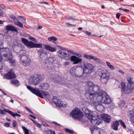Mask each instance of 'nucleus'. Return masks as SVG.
Wrapping results in <instances>:
<instances>
[{
  "instance_id": "nucleus-53",
  "label": "nucleus",
  "mask_w": 134,
  "mask_h": 134,
  "mask_svg": "<svg viewBox=\"0 0 134 134\" xmlns=\"http://www.w3.org/2000/svg\"><path fill=\"white\" fill-rule=\"evenodd\" d=\"M10 18H11V19L14 20H15L16 19V17L14 16V15H11L10 16Z\"/></svg>"
},
{
  "instance_id": "nucleus-20",
  "label": "nucleus",
  "mask_w": 134,
  "mask_h": 134,
  "mask_svg": "<svg viewBox=\"0 0 134 134\" xmlns=\"http://www.w3.org/2000/svg\"><path fill=\"white\" fill-rule=\"evenodd\" d=\"M96 108L97 110L100 112H104L105 110L103 105L101 104L97 105Z\"/></svg>"
},
{
  "instance_id": "nucleus-14",
  "label": "nucleus",
  "mask_w": 134,
  "mask_h": 134,
  "mask_svg": "<svg viewBox=\"0 0 134 134\" xmlns=\"http://www.w3.org/2000/svg\"><path fill=\"white\" fill-rule=\"evenodd\" d=\"M15 75L13 69H11L4 76V78L7 79H12L15 77Z\"/></svg>"
},
{
  "instance_id": "nucleus-32",
  "label": "nucleus",
  "mask_w": 134,
  "mask_h": 134,
  "mask_svg": "<svg viewBox=\"0 0 134 134\" xmlns=\"http://www.w3.org/2000/svg\"><path fill=\"white\" fill-rule=\"evenodd\" d=\"M65 18L68 20H77V19H75L71 16L68 15L67 16H65Z\"/></svg>"
},
{
  "instance_id": "nucleus-19",
  "label": "nucleus",
  "mask_w": 134,
  "mask_h": 134,
  "mask_svg": "<svg viewBox=\"0 0 134 134\" xmlns=\"http://www.w3.org/2000/svg\"><path fill=\"white\" fill-rule=\"evenodd\" d=\"M48 61L49 63L51 64L57 63L58 62L57 59L54 56L49 57L48 58Z\"/></svg>"
},
{
  "instance_id": "nucleus-33",
  "label": "nucleus",
  "mask_w": 134,
  "mask_h": 134,
  "mask_svg": "<svg viewBox=\"0 0 134 134\" xmlns=\"http://www.w3.org/2000/svg\"><path fill=\"white\" fill-rule=\"evenodd\" d=\"M43 44L42 43L36 44L34 43V48H41L42 47Z\"/></svg>"
},
{
  "instance_id": "nucleus-21",
  "label": "nucleus",
  "mask_w": 134,
  "mask_h": 134,
  "mask_svg": "<svg viewBox=\"0 0 134 134\" xmlns=\"http://www.w3.org/2000/svg\"><path fill=\"white\" fill-rule=\"evenodd\" d=\"M119 125V121H116L113 122L111 125V127L113 130L117 131L118 130V127Z\"/></svg>"
},
{
  "instance_id": "nucleus-5",
  "label": "nucleus",
  "mask_w": 134,
  "mask_h": 134,
  "mask_svg": "<svg viewBox=\"0 0 134 134\" xmlns=\"http://www.w3.org/2000/svg\"><path fill=\"white\" fill-rule=\"evenodd\" d=\"M70 114L72 118L75 120L80 121L83 116V113L78 108H75L70 113Z\"/></svg>"
},
{
  "instance_id": "nucleus-29",
  "label": "nucleus",
  "mask_w": 134,
  "mask_h": 134,
  "mask_svg": "<svg viewBox=\"0 0 134 134\" xmlns=\"http://www.w3.org/2000/svg\"><path fill=\"white\" fill-rule=\"evenodd\" d=\"M14 22L15 25L18 26L21 28H24V26L23 24L18 20H17L16 21H15Z\"/></svg>"
},
{
  "instance_id": "nucleus-40",
  "label": "nucleus",
  "mask_w": 134,
  "mask_h": 134,
  "mask_svg": "<svg viewBox=\"0 0 134 134\" xmlns=\"http://www.w3.org/2000/svg\"><path fill=\"white\" fill-rule=\"evenodd\" d=\"M93 60L99 63L101 62V60L97 58L96 57H93Z\"/></svg>"
},
{
  "instance_id": "nucleus-13",
  "label": "nucleus",
  "mask_w": 134,
  "mask_h": 134,
  "mask_svg": "<svg viewBox=\"0 0 134 134\" xmlns=\"http://www.w3.org/2000/svg\"><path fill=\"white\" fill-rule=\"evenodd\" d=\"M38 54L40 58L45 59L47 58V53L46 51L42 49H41L38 50Z\"/></svg>"
},
{
  "instance_id": "nucleus-3",
  "label": "nucleus",
  "mask_w": 134,
  "mask_h": 134,
  "mask_svg": "<svg viewBox=\"0 0 134 134\" xmlns=\"http://www.w3.org/2000/svg\"><path fill=\"white\" fill-rule=\"evenodd\" d=\"M82 110L85 114L86 116L90 121L98 120L97 119V113L95 111H90V110L86 107L82 108Z\"/></svg>"
},
{
  "instance_id": "nucleus-41",
  "label": "nucleus",
  "mask_w": 134,
  "mask_h": 134,
  "mask_svg": "<svg viewBox=\"0 0 134 134\" xmlns=\"http://www.w3.org/2000/svg\"><path fill=\"white\" fill-rule=\"evenodd\" d=\"M88 36H92L93 37H101L102 36V35H99V34H98V35H95L94 34V35H91V34H87Z\"/></svg>"
},
{
  "instance_id": "nucleus-16",
  "label": "nucleus",
  "mask_w": 134,
  "mask_h": 134,
  "mask_svg": "<svg viewBox=\"0 0 134 134\" xmlns=\"http://www.w3.org/2000/svg\"><path fill=\"white\" fill-rule=\"evenodd\" d=\"M80 65L83 68L93 69V66L92 64L86 61L81 62Z\"/></svg>"
},
{
  "instance_id": "nucleus-11",
  "label": "nucleus",
  "mask_w": 134,
  "mask_h": 134,
  "mask_svg": "<svg viewBox=\"0 0 134 134\" xmlns=\"http://www.w3.org/2000/svg\"><path fill=\"white\" fill-rule=\"evenodd\" d=\"M37 92L36 95L41 98H43V95L47 98H49L50 97V95L47 92L43 90H40L38 89V91Z\"/></svg>"
},
{
  "instance_id": "nucleus-25",
  "label": "nucleus",
  "mask_w": 134,
  "mask_h": 134,
  "mask_svg": "<svg viewBox=\"0 0 134 134\" xmlns=\"http://www.w3.org/2000/svg\"><path fill=\"white\" fill-rule=\"evenodd\" d=\"M44 46L46 49L49 50L50 51L54 52L56 51V49L55 48L52 47L49 45H45Z\"/></svg>"
},
{
  "instance_id": "nucleus-4",
  "label": "nucleus",
  "mask_w": 134,
  "mask_h": 134,
  "mask_svg": "<svg viewBox=\"0 0 134 134\" xmlns=\"http://www.w3.org/2000/svg\"><path fill=\"white\" fill-rule=\"evenodd\" d=\"M44 77L39 74H35L31 76L29 81L31 84L36 86L40 83L43 79Z\"/></svg>"
},
{
  "instance_id": "nucleus-39",
  "label": "nucleus",
  "mask_w": 134,
  "mask_h": 134,
  "mask_svg": "<svg viewBox=\"0 0 134 134\" xmlns=\"http://www.w3.org/2000/svg\"><path fill=\"white\" fill-rule=\"evenodd\" d=\"M22 129L24 132L25 134H29L28 130L24 126L22 127Z\"/></svg>"
},
{
  "instance_id": "nucleus-8",
  "label": "nucleus",
  "mask_w": 134,
  "mask_h": 134,
  "mask_svg": "<svg viewBox=\"0 0 134 134\" xmlns=\"http://www.w3.org/2000/svg\"><path fill=\"white\" fill-rule=\"evenodd\" d=\"M20 57L23 65L29 66L30 65L31 62L30 58L26 54H24L23 55L20 54Z\"/></svg>"
},
{
  "instance_id": "nucleus-23",
  "label": "nucleus",
  "mask_w": 134,
  "mask_h": 134,
  "mask_svg": "<svg viewBox=\"0 0 134 134\" xmlns=\"http://www.w3.org/2000/svg\"><path fill=\"white\" fill-rule=\"evenodd\" d=\"M27 87L29 90L32 93L36 95L37 92H38V89L32 88L29 86H27Z\"/></svg>"
},
{
  "instance_id": "nucleus-56",
  "label": "nucleus",
  "mask_w": 134,
  "mask_h": 134,
  "mask_svg": "<svg viewBox=\"0 0 134 134\" xmlns=\"http://www.w3.org/2000/svg\"><path fill=\"white\" fill-rule=\"evenodd\" d=\"M108 67L111 70H114V66L111 65Z\"/></svg>"
},
{
  "instance_id": "nucleus-51",
  "label": "nucleus",
  "mask_w": 134,
  "mask_h": 134,
  "mask_svg": "<svg viewBox=\"0 0 134 134\" xmlns=\"http://www.w3.org/2000/svg\"><path fill=\"white\" fill-rule=\"evenodd\" d=\"M0 113L1 114L4 115L6 114V113L4 112L3 110L0 109Z\"/></svg>"
},
{
  "instance_id": "nucleus-38",
  "label": "nucleus",
  "mask_w": 134,
  "mask_h": 134,
  "mask_svg": "<svg viewBox=\"0 0 134 134\" xmlns=\"http://www.w3.org/2000/svg\"><path fill=\"white\" fill-rule=\"evenodd\" d=\"M84 57L85 58H87L89 59H93V56H92L90 55H84Z\"/></svg>"
},
{
  "instance_id": "nucleus-44",
  "label": "nucleus",
  "mask_w": 134,
  "mask_h": 134,
  "mask_svg": "<svg viewBox=\"0 0 134 134\" xmlns=\"http://www.w3.org/2000/svg\"><path fill=\"white\" fill-rule=\"evenodd\" d=\"M47 134H56L54 131H52L51 130H48L47 132Z\"/></svg>"
},
{
  "instance_id": "nucleus-26",
  "label": "nucleus",
  "mask_w": 134,
  "mask_h": 134,
  "mask_svg": "<svg viewBox=\"0 0 134 134\" xmlns=\"http://www.w3.org/2000/svg\"><path fill=\"white\" fill-rule=\"evenodd\" d=\"M93 69H88L83 68V72L84 74H89L92 71Z\"/></svg>"
},
{
  "instance_id": "nucleus-18",
  "label": "nucleus",
  "mask_w": 134,
  "mask_h": 134,
  "mask_svg": "<svg viewBox=\"0 0 134 134\" xmlns=\"http://www.w3.org/2000/svg\"><path fill=\"white\" fill-rule=\"evenodd\" d=\"M4 111L5 112H7L14 117H15L16 116L20 117L21 116L20 115L18 114L17 113H15L7 109L4 110Z\"/></svg>"
},
{
  "instance_id": "nucleus-52",
  "label": "nucleus",
  "mask_w": 134,
  "mask_h": 134,
  "mask_svg": "<svg viewBox=\"0 0 134 134\" xmlns=\"http://www.w3.org/2000/svg\"><path fill=\"white\" fill-rule=\"evenodd\" d=\"M53 123L54 124L57 125V126H62L60 125L59 124L57 123L56 122L54 121L53 122Z\"/></svg>"
},
{
  "instance_id": "nucleus-22",
  "label": "nucleus",
  "mask_w": 134,
  "mask_h": 134,
  "mask_svg": "<svg viewBox=\"0 0 134 134\" xmlns=\"http://www.w3.org/2000/svg\"><path fill=\"white\" fill-rule=\"evenodd\" d=\"M101 116L103 119H104V121L107 122H109L111 118L110 116L104 114L101 115Z\"/></svg>"
},
{
  "instance_id": "nucleus-15",
  "label": "nucleus",
  "mask_w": 134,
  "mask_h": 134,
  "mask_svg": "<svg viewBox=\"0 0 134 134\" xmlns=\"http://www.w3.org/2000/svg\"><path fill=\"white\" fill-rule=\"evenodd\" d=\"M21 40L26 46L30 48H34V43L33 42L31 41L29 42L27 39L24 38H22Z\"/></svg>"
},
{
  "instance_id": "nucleus-54",
  "label": "nucleus",
  "mask_w": 134,
  "mask_h": 134,
  "mask_svg": "<svg viewBox=\"0 0 134 134\" xmlns=\"http://www.w3.org/2000/svg\"><path fill=\"white\" fill-rule=\"evenodd\" d=\"M118 71L120 73L121 75H124V72L121 70H118Z\"/></svg>"
},
{
  "instance_id": "nucleus-1",
  "label": "nucleus",
  "mask_w": 134,
  "mask_h": 134,
  "mask_svg": "<svg viewBox=\"0 0 134 134\" xmlns=\"http://www.w3.org/2000/svg\"><path fill=\"white\" fill-rule=\"evenodd\" d=\"M85 95L92 105H96L97 101L105 104H108L111 101L106 93L101 90L96 85L90 86L88 90L85 91Z\"/></svg>"
},
{
  "instance_id": "nucleus-36",
  "label": "nucleus",
  "mask_w": 134,
  "mask_h": 134,
  "mask_svg": "<svg viewBox=\"0 0 134 134\" xmlns=\"http://www.w3.org/2000/svg\"><path fill=\"white\" fill-rule=\"evenodd\" d=\"M65 130L66 132L70 134H73L74 133V132L72 130L68 129H65Z\"/></svg>"
},
{
  "instance_id": "nucleus-60",
  "label": "nucleus",
  "mask_w": 134,
  "mask_h": 134,
  "mask_svg": "<svg viewBox=\"0 0 134 134\" xmlns=\"http://www.w3.org/2000/svg\"><path fill=\"white\" fill-rule=\"evenodd\" d=\"M36 125L39 128H41V127L42 125L38 123H36Z\"/></svg>"
},
{
  "instance_id": "nucleus-30",
  "label": "nucleus",
  "mask_w": 134,
  "mask_h": 134,
  "mask_svg": "<svg viewBox=\"0 0 134 134\" xmlns=\"http://www.w3.org/2000/svg\"><path fill=\"white\" fill-rule=\"evenodd\" d=\"M130 114V121L132 123V124L133 125L134 124V113L132 111H131Z\"/></svg>"
},
{
  "instance_id": "nucleus-43",
  "label": "nucleus",
  "mask_w": 134,
  "mask_h": 134,
  "mask_svg": "<svg viewBox=\"0 0 134 134\" xmlns=\"http://www.w3.org/2000/svg\"><path fill=\"white\" fill-rule=\"evenodd\" d=\"M12 82L13 84L16 85L19 83V81L17 80H13L12 81Z\"/></svg>"
},
{
  "instance_id": "nucleus-48",
  "label": "nucleus",
  "mask_w": 134,
  "mask_h": 134,
  "mask_svg": "<svg viewBox=\"0 0 134 134\" xmlns=\"http://www.w3.org/2000/svg\"><path fill=\"white\" fill-rule=\"evenodd\" d=\"M121 15V14L120 13H118L116 14V17L118 19H119L120 16Z\"/></svg>"
},
{
  "instance_id": "nucleus-49",
  "label": "nucleus",
  "mask_w": 134,
  "mask_h": 134,
  "mask_svg": "<svg viewBox=\"0 0 134 134\" xmlns=\"http://www.w3.org/2000/svg\"><path fill=\"white\" fill-rule=\"evenodd\" d=\"M4 126L6 127H9L10 126L9 123L8 122L5 123L4 124Z\"/></svg>"
},
{
  "instance_id": "nucleus-62",
  "label": "nucleus",
  "mask_w": 134,
  "mask_h": 134,
  "mask_svg": "<svg viewBox=\"0 0 134 134\" xmlns=\"http://www.w3.org/2000/svg\"><path fill=\"white\" fill-rule=\"evenodd\" d=\"M19 17L21 18V19H23L25 20H26V18L24 16H19Z\"/></svg>"
},
{
  "instance_id": "nucleus-42",
  "label": "nucleus",
  "mask_w": 134,
  "mask_h": 134,
  "mask_svg": "<svg viewBox=\"0 0 134 134\" xmlns=\"http://www.w3.org/2000/svg\"><path fill=\"white\" fill-rule=\"evenodd\" d=\"M65 25L66 26L69 27H72V26H75V25H74L70 23H65Z\"/></svg>"
},
{
  "instance_id": "nucleus-27",
  "label": "nucleus",
  "mask_w": 134,
  "mask_h": 134,
  "mask_svg": "<svg viewBox=\"0 0 134 134\" xmlns=\"http://www.w3.org/2000/svg\"><path fill=\"white\" fill-rule=\"evenodd\" d=\"M127 82L129 83V84H130V86L132 87H133L134 84L133 79L130 77H128L127 78Z\"/></svg>"
},
{
  "instance_id": "nucleus-9",
  "label": "nucleus",
  "mask_w": 134,
  "mask_h": 134,
  "mask_svg": "<svg viewBox=\"0 0 134 134\" xmlns=\"http://www.w3.org/2000/svg\"><path fill=\"white\" fill-rule=\"evenodd\" d=\"M61 50L57 52L58 56L60 58H64L65 57H68L67 59L69 57L70 55L66 53V49L64 47L60 48Z\"/></svg>"
},
{
  "instance_id": "nucleus-2",
  "label": "nucleus",
  "mask_w": 134,
  "mask_h": 134,
  "mask_svg": "<svg viewBox=\"0 0 134 134\" xmlns=\"http://www.w3.org/2000/svg\"><path fill=\"white\" fill-rule=\"evenodd\" d=\"M3 41L0 38V50L5 60L9 63L10 65L13 67L16 66V60L14 59L11 51L8 48L2 49Z\"/></svg>"
},
{
  "instance_id": "nucleus-34",
  "label": "nucleus",
  "mask_w": 134,
  "mask_h": 134,
  "mask_svg": "<svg viewBox=\"0 0 134 134\" xmlns=\"http://www.w3.org/2000/svg\"><path fill=\"white\" fill-rule=\"evenodd\" d=\"M48 40L49 41H52L53 42H54L55 41H56L57 40V38L54 37H49Z\"/></svg>"
},
{
  "instance_id": "nucleus-58",
  "label": "nucleus",
  "mask_w": 134,
  "mask_h": 134,
  "mask_svg": "<svg viewBox=\"0 0 134 134\" xmlns=\"http://www.w3.org/2000/svg\"><path fill=\"white\" fill-rule=\"evenodd\" d=\"M30 39L35 42L36 41V40L34 38L32 37H30Z\"/></svg>"
},
{
  "instance_id": "nucleus-28",
  "label": "nucleus",
  "mask_w": 134,
  "mask_h": 134,
  "mask_svg": "<svg viewBox=\"0 0 134 134\" xmlns=\"http://www.w3.org/2000/svg\"><path fill=\"white\" fill-rule=\"evenodd\" d=\"M41 86L42 88L44 90H47L49 87V85L47 83H42Z\"/></svg>"
},
{
  "instance_id": "nucleus-46",
  "label": "nucleus",
  "mask_w": 134,
  "mask_h": 134,
  "mask_svg": "<svg viewBox=\"0 0 134 134\" xmlns=\"http://www.w3.org/2000/svg\"><path fill=\"white\" fill-rule=\"evenodd\" d=\"M56 97V96H54L53 99V102L55 104H56L57 102L58 101V99H57Z\"/></svg>"
},
{
  "instance_id": "nucleus-7",
  "label": "nucleus",
  "mask_w": 134,
  "mask_h": 134,
  "mask_svg": "<svg viewBox=\"0 0 134 134\" xmlns=\"http://www.w3.org/2000/svg\"><path fill=\"white\" fill-rule=\"evenodd\" d=\"M122 90L121 91L125 93H129L132 92L133 87L130 86V84H129L127 83H125L122 82L121 83Z\"/></svg>"
},
{
  "instance_id": "nucleus-12",
  "label": "nucleus",
  "mask_w": 134,
  "mask_h": 134,
  "mask_svg": "<svg viewBox=\"0 0 134 134\" xmlns=\"http://www.w3.org/2000/svg\"><path fill=\"white\" fill-rule=\"evenodd\" d=\"M66 60H70L71 62H73V64H77L81 62L82 59L81 58H79L76 57L75 56H71L70 57L66 58Z\"/></svg>"
},
{
  "instance_id": "nucleus-57",
  "label": "nucleus",
  "mask_w": 134,
  "mask_h": 134,
  "mask_svg": "<svg viewBox=\"0 0 134 134\" xmlns=\"http://www.w3.org/2000/svg\"><path fill=\"white\" fill-rule=\"evenodd\" d=\"M82 31L83 32L85 33V34H91V32H89L88 31H86V30H83Z\"/></svg>"
},
{
  "instance_id": "nucleus-35",
  "label": "nucleus",
  "mask_w": 134,
  "mask_h": 134,
  "mask_svg": "<svg viewBox=\"0 0 134 134\" xmlns=\"http://www.w3.org/2000/svg\"><path fill=\"white\" fill-rule=\"evenodd\" d=\"M76 69H74V68H72L70 70V73L71 75H72L75 76L76 75Z\"/></svg>"
},
{
  "instance_id": "nucleus-17",
  "label": "nucleus",
  "mask_w": 134,
  "mask_h": 134,
  "mask_svg": "<svg viewBox=\"0 0 134 134\" xmlns=\"http://www.w3.org/2000/svg\"><path fill=\"white\" fill-rule=\"evenodd\" d=\"M52 80L55 83H59L63 85L66 84L65 81H64L63 79L62 80L61 79H59L58 78H53Z\"/></svg>"
},
{
  "instance_id": "nucleus-47",
  "label": "nucleus",
  "mask_w": 134,
  "mask_h": 134,
  "mask_svg": "<svg viewBox=\"0 0 134 134\" xmlns=\"http://www.w3.org/2000/svg\"><path fill=\"white\" fill-rule=\"evenodd\" d=\"M90 121L93 125H96L98 123V120H91Z\"/></svg>"
},
{
  "instance_id": "nucleus-59",
  "label": "nucleus",
  "mask_w": 134,
  "mask_h": 134,
  "mask_svg": "<svg viewBox=\"0 0 134 134\" xmlns=\"http://www.w3.org/2000/svg\"><path fill=\"white\" fill-rule=\"evenodd\" d=\"M42 124L43 125L45 126H48V124L46 123L45 122H42Z\"/></svg>"
},
{
  "instance_id": "nucleus-61",
  "label": "nucleus",
  "mask_w": 134,
  "mask_h": 134,
  "mask_svg": "<svg viewBox=\"0 0 134 134\" xmlns=\"http://www.w3.org/2000/svg\"><path fill=\"white\" fill-rule=\"evenodd\" d=\"M29 116L31 117V118H33L34 119H36V117L35 116H34L32 115H29Z\"/></svg>"
},
{
  "instance_id": "nucleus-6",
  "label": "nucleus",
  "mask_w": 134,
  "mask_h": 134,
  "mask_svg": "<svg viewBox=\"0 0 134 134\" xmlns=\"http://www.w3.org/2000/svg\"><path fill=\"white\" fill-rule=\"evenodd\" d=\"M110 74V73L106 70H102L99 73L101 82L103 83L106 82L109 79Z\"/></svg>"
},
{
  "instance_id": "nucleus-55",
  "label": "nucleus",
  "mask_w": 134,
  "mask_h": 134,
  "mask_svg": "<svg viewBox=\"0 0 134 134\" xmlns=\"http://www.w3.org/2000/svg\"><path fill=\"white\" fill-rule=\"evenodd\" d=\"M0 6L1 8L3 9H4L5 8L4 5L3 4H0Z\"/></svg>"
},
{
  "instance_id": "nucleus-45",
  "label": "nucleus",
  "mask_w": 134,
  "mask_h": 134,
  "mask_svg": "<svg viewBox=\"0 0 134 134\" xmlns=\"http://www.w3.org/2000/svg\"><path fill=\"white\" fill-rule=\"evenodd\" d=\"M125 104V102L124 101L122 100L120 101L119 105H120V106H121L120 107H122L124 106Z\"/></svg>"
},
{
  "instance_id": "nucleus-37",
  "label": "nucleus",
  "mask_w": 134,
  "mask_h": 134,
  "mask_svg": "<svg viewBox=\"0 0 134 134\" xmlns=\"http://www.w3.org/2000/svg\"><path fill=\"white\" fill-rule=\"evenodd\" d=\"M119 122L121 125L124 128H126V126L124 123L121 120H119Z\"/></svg>"
},
{
  "instance_id": "nucleus-31",
  "label": "nucleus",
  "mask_w": 134,
  "mask_h": 134,
  "mask_svg": "<svg viewBox=\"0 0 134 134\" xmlns=\"http://www.w3.org/2000/svg\"><path fill=\"white\" fill-rule=\"evenodd\" d=\"M62 101L60 99H58V101L57 102L56 104V105L58 107H65L66 105H65V106H63L62 104Z\"/></svg>"
},
{
  "instance_id": "nucleus-24",
  "label": "nucleus",
  "mask_w": 134,
  "mask_h": 134,
  "mask_svg": "<svg viewBox=\"0 0 134 134\" xmlns=\"http://www.w3.org/2000/svg\"><path fill=\"white\" fill-rule=\"evenodd\" d=\"M75 73V76L78 77L81 76L84 74L83 70L81 69H76Z\"/></svg>"
},
{
  "instance_id": "nucleus-50",
  "label": "nucleus",
  "mask_w": 134,
  "mask_h": 134,
  "mask_svg": "<svg viewBox=\"0 0 134 134\" xmlns=\"http://www.w3.org/2000/svg\"><path fill=\"white\" fill-rule=\"evenodd\" d=\"M13 126L14 127H15L16 126V122L14 120L13 121Z\"/></svg>"
},
{
  "instance_id": "nucleus-64",
  "label": "nucleus",
  "mask_w": 134,
  "mask_h": 134,
  "mask_svg": "<svg viewBox=\"0 0 134 134\" xmlns=\"http://www.w3.org/2000/svg\"><path fill=\"white\" fill-rule=\"evenodd\" d=\"M69 62H66L65 63V66L68 65H69Z\"/></svg>"
},
{
  "instance_id": "nucleus-10",
  "label": "nucleus",
  "mask_w": 134,
  "mask_h": 134,
  "mask_svg": "<svg viewBox=\"0 0 134 134\" xmlns=\"http://www.w3.org/2000/svg\"><path fill=\"white\" fill-rule=\"evenodd\" d=\"M18 29V28L11 24L5 26V30L7 31V32L8 33L9 31H11L12 32H15L17 34Z\"/></svg>"
},
{
  "instance_id": "nucleus-63",
  "label": "nucleus",
  "mask_w": 134,
  "mask_h": 134,
  "mask_svg": "<svg viewBox=\"0 0 134 134\" xmlns=\"http://www.w3.org/2000/svg\"><path fill=\"white\" fill-rule=\"evenodd\" d=\"M106 132L103 131H101L99 132V134H105Z\"/></svg>"
}]
</instances>
